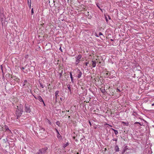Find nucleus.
<instances>
[{"mask_svg": "<svg viewBox=\"0 0 154 154\" xmlns=\"http://www.w3.org/2000/svg\"><path fill=\"white\" fill-rule=\"evenodd\" d=\"M0 21L1 22L2 27L5 25V22L6 21V17L3 12V11L1 10L0 11Z\"/></svg>", "mask_w": 154, "mask_h": 154, "instance_id": "obj_1", "label": "nucleus"}, {"mask_svg": "<svg viewBox=\"0 0 154 154\" xmlns=\"http://www.w3.org/2000/svg\"><path fill=\"white\" fill-rule=\"evenodd\" d=\"M23 112V108H18L16 109V115L17 119H18L19 117L21 116Z\"/></svg>", "mask_w": 154, "mask_h": 154, "instance_id": "obj_2", "label": "nucleus"}, {"mask_svg": "<svg viewBox=\"0 0 154 154\" xmlns=\"http://www.w3.org/2000/svg\"><path fill=\"white\" fill-rule=\"evenodd\" d=\"M47 147L38 150L36 154H45L47 152Z\"/></svg>", "mask_w": 154, "mask_h": 154, "instance_id": "obj_3", "label": "nucleus"}, {"mask_svg": "<svg viewBox=\"0 0 154 154\" xmlns=\"http://www.w3.org/2000/svg\"><path fill=\"white\" fill-rule=\"evenodd\" d=\"M82 56L81 54H79L78 56L75 57V64L77 65L80 61L82 60Z\"/></svg>", "mask_w": 154, "mask_h": 154, "instance_id": "obj_4", "label": "nucleus"}, {"mask_svg": "<svg viewBox=\"0 0 154 154\" xmlns=\"http://www.w3.org/2000/svg\"><path fill=\"white\" fill-rule=\"evenodd\" d=\"M25 111L27 113H30L31 110L30 106L28 104H25L24 105Z\"/></svg>", "mask_w": 154, "mask_h": 154, "instance_id": "obj_5", "label": "nucleus"}, {"mask_svg": "<svg viewBox=\"0 0 154 154\" xmlns=\"http://www.w3.org/2000/svg\"><path fill=\"white\" fill-rule=\"evenodd\" d=\"M76 74L77 75L76 76L78 79H79L81 78L82 75V73L80 71V70L79 69H78L76 72Z\"/></svg>", "mask_w": 154, "mask_h": 154, "instance_id": "obj_6", "label": "nucleus"}, {"mask_svg": "<svg viewBox=\"0 0 154 154\" xmlns=\"http://www.w3.org/2000/svg\"><path fill=\"white\" fill-rule=\"evenodd\" d=\"M59 93V91H57L55 92V97H54V98L55 100L56 101H57V97L59 96V95H58Z\"/></svg>", "mask_w": 154, "mask_h": 154, "instance_id": "obj_7", "label": "nucleus"}, {"mask_svg": "<svg viewBox=\"0 0 154 154\" xmlns=\"http://www.w3.org/2000/svg\"><path fill=\"white\" fill-rule=\"evenodd\" d=\"M55 130H56V131L57 132V137L58 138H59V139H61V138L62 137L61 136V135L60 134V133H59V131H58V130L56 128L55 129Z\"/></svg>", "mask_w": 154, "mask_h": 154, "instance_id": "obj_8", "label": "nucleus"}, {"mask_svg": "<svg viewBox=\"0 0 154 154\" xmlns=\"http://www.w3.org/2000/svg\"><path fill=\"white\" fill-rule=\"evenodd\" d=\"M37 99L41 102H43V100L41 96H38L37 97Z\"/></svg>", "mask_w": 154, "mask_h": 154, "instance_id": "obj_9", "label": "nucleus"}, {"mask_svg": "<svg viewBox=\"0 0 154 154\" xmlns=\"http://www.w3.org/2000/svg\"><path fill=\"white\" fill-rule=\"evenodd\" d=\"M69 74H70V78L71 79V81L72 83H74V81L73 79V77H72V72H69Z\"/></svg>", "mask_w": 154, "mask_h": 154, "instance_id": "obj_10", "label": "nucleus"}, {"mask_svg": "<svg viewBox=\"0 0 154 154\" xmlns=\"http://www.w3.org/2000/svg\"><path fill=\"white\" fill-rule=\"evenodd\" d=\"M92 66L93 67H95L96 66V62L95 61L92 60Z\"/></svg>", "mask_w": 154, "mask_h": 154, "instance_id": "obj_11", "label": "nucleus"}, {"mask_svg": "<svg viewBox=\"0 0 154 154\" xmlns=\"http://www.w3.org/2000/svg\"><path fill=\"white\" fill-rule=\"evenodd\" d=\"M114 149L116 152H119V148L118 145H117L115 146Z\"/></svg>", "mask_w": 154, "mask_h": 154, "instance_id": "obj_12", "label": "nucleus"}, {"mask_svg": "<svg viewBox=\"0 0 154 154\" xmlns=\"http://www.w3.org/2000/svg\"><path fill=\"white\" fill-rule=\"evenodd\" d=\"M111 129L114 132L115 134L116 135L118 134V131L117 130H115L113 128H111Z\"/></svg>", "mask_w": 154, "mask_h": 154, "instance_id": "obj_13", "label": "nucleus"}, {"mask_svg": "<svg viewBox=\"0 0 154 154\" xmlns=\"http://www.w3.org/2000/svg\"><path fill=\"white\" fill-rule=\"evenodd\" d=\"M45 121L47 123H48L50 125H51V122L48 119H46L45 120Z\"/></svg>", "mask_w": 154, "mask_h": 154, "instance_id": "obj_14", "label": "nucleus"}, {"mask_svg": "<svg viewBox=\"0 0 154 154\" xmlns=\"http://www.w3.org/2000/svg\"><path fill=\"white\" fill-rule=\"evenodd\" d=\"M100 90L103 93H104L106 92L104 88H100Z\"/></svg>", "mask_w": 154, "mask_h": 154, "instance_id": "obj_15", "label": "nucleus"}, {"mask_svg": "<svg viewBox=\"0 0 154 154\" xmlns=\"http://www.w3.org/2000/svg\"><path fill=\"white\" fill-rule=\"evenodd\" d=\"M5 131H9V129L8 127V126H7L6 125H5Z\"/></svg>", "mask_w": 154, "mask_h": 154, "instance_id": "obj_16", "label": "nucleus"}, {"mask_svg": "<svg viewBox=\"0 0 154 154\" xmlns=\"http://www.w3.org/2000/svg\"><path fill=\"white\" fill-rule=\"evenodd\" d=\"M106 72H107V73H106V74L105 75V76H109V75H110V72H109L108 71H106Z\"/></svg>", "mask_w": 154, "mask_h": 154, "instance_id": "obj_17", "label": "nucleus"}, {"mask_svg": "<svg viewBox=\"0 0 154 154\" xmlns=\"http://www.w3.org/2000/svg\"><path fill=\"white\" fill-rule=\"evenodd\" d=\"M69 143L68 142H67L66 144H64L63 146V148H65L68 145Z\"/></svg>", "mask_w": 154, "mask_h": 154, "instance_id": "obj_18", "label": "nucleus"}, {"mask_svg": "<svg viewBox=\"0 0 154 154\" xmlns=\"http://www.w3.org/2000/svg\"><path fill=\"white\" fill-rule=\"evenodd\" d=\"M27 81L26 80H25L24 82L23 83V86H25L26 85V84L27 82Z\"/></svg>", "mask_w": 154, "mask_h": 154, "instance_id": "obj_19", "label": "nucleus"}, {"mask_svg": "<svg viewBox=\"0 0 154 154\" xmlns=\"http://www.w3.org/2000/svg\"><path fill=\"white\" fill-rule=\"evenodd\" d=\"M67 87L68 89L69 90V91H71L70 89V85H67Z\"/></svg>", "mask_w": 154, "mask_h": 154, "instance_id": "obj_20", "label": "nucleus"}, {"mask_svg": "<svg viewBox=\"0 0 154 154\" xmlns=\"http://www.w3.org/2000/svg\"><path fill=\"white\" fill-rule=\"evenodd\" d=\"M122 123L123 124H125V125H126L127 126H128V122H122Z\"/></svg>", "mask_w": 154, "mask_h": 154, "instance_id": "obj_21", "label": "nucleus"}, {"mask_svg": "<svg viewBox=\"0 0 154 154\" xmlns=\"http://www.w3.org/2000/svg\"><path fill=\"white\" fill-rule=\"evenodd\" d=\"M139 124L140 125H142V124H141L140 123L138 122H136L134 123V124Z\"/></svg>", "mask_w": 154, "mask_h": 154, "instance_id": "obj_22", "label": "nucleus"}, {"mask_svg": "<svg viewBox=\"0 0 154 154\" xmlns=\"http://www.w3.org/2000/svg\"><path fill=\"white\" fill-rule=\"evenodd\" d=\"M124 149L125 150L127 151V150H128V146H126L125 147Z\"/></svg>", "mask_w": 154, "mask_h": 154, "instance_id": "obj_23", "label": "nucleus"}, {"mask_svg": "<svg viewBox=\"0 0 154 154\" xmlns=\"http://www.w3.org/2000/svg\"><path fill=\"white\" fill-rule=\"evenodd\" d=\"M56 124L58 125L59 126H60V123L59 121H57L56 122Z\"/></svg>", "mask_w": 154, "mask_h": 154, "instance_id": "obj_24", "label": "nucleus"}, {"mask_svg": "<svg viewBox=\"0 0 154 154\" xmlns=\"http://www.w3.org/2000/svg\"><path fill=\"white\" fill-rule=\"evenodd\" d=\"M96 5L97 6L98 8H99L100 9L101 11H102V9H101L100 7L99 6V5L97 4H96Z\"/></svg>", "mask_w": 154, "mask_h": 154, "instance_id": "obj_25", "label": "nucleus"}, {"mask_svg": "<svg viewBox=\"0 0 154 154\" xmlns=\"http://www.w3.org/2000/svg\"><path fill=\"white\" fill-rule=\"evenodd\" d=\"M31 4V0H28V4Z\"/></svg>", "mask_w": 154, "mask_h": 154, "instance_id": "obj_26", "label": "nucleus"}, {"mask_svg": "<svg viewBox=\"0 0 154 154\" xmlns=\"http://www.w3.org/2000/svg\"><path fill=\"white\" fill-rule=\"evenodd\" d=\"M40 86L42 87V88H43L44 87V85L42 84L41 83H40Z\"/></svg>", "mask_w": 154, "mask_h": 154, "instance_id": "obj_27", "label": "nucleus"}, {"mask_svg": "<svg viewBox=\"0 0 154 154\" xmlns=\"http://www.w3.org/2000/svg\"><path fill=\"white\" fill-rule=\"evenodd\" d=\"M7 141V139H3V142L5 143Z\"/></svg>", "mask_w": 154, "mask_h": 154, "instance_id": "obj_28", "label": "nucleus"}, {"mask_svg": "<svg viewBox=\"0 0 154 154\" xmlns=\"http://www.w3.org/2000/svg\"><path fill=\"white\" fill-rule=\"evenodd\" d=\"M63 71H62V72L59 73V75L60 76V77H61L62 76V72Z\"/></svg>", "mask_w": 154, "mask_h": 154, "instance_id": "obj_29", "label": "nucleus"}, {"mask_svg": "<svg viewBox=\"0 0 154 154\" xmlns=\"http://www.w3.org/2000/svg\"><path fill=\"white\" fill-rule=\"evenodd\" d=\"M9 131H6L8 133V134H10L11 133V130L9 129Z\"/></svg>", "mask_w": 154, "mask_h": 154, "instance_id": "obj_30", "label": "nucleus"}, {"mask_svg": "<svg viewBox=\"0 0 154 154\" xmlns=\"http://www.w3.org/2000/svg\"><path fill=\"white\" fill-rule=\"evenodd\" d=\"M31 13L32 15L34 13L33 8H32L31 9Z\"/></svg>", "mask_w": 154, "mask_h": 154, "instance_id": "obj_31", "label": "nucleus"}, {"mask_svg": "<svg viewBox=\"0 0 154 154\" xmlns=\"http://www.w3.org/2000/svg\"><path fill=\"white\" fill-rule=\"evenodd\" d=\"M31 4H30V3L29 4H28L29 6V8H30L31 7Z\"/></svg>", "mask_w": 154, "mask_h": 154, "instance_id": "obj_32", "label": "nucleus"}, {"mask_svg": "<svg viewBox=\"0 0 154 154\" xmlns=\"http://www.w3.org/2000/svg\"><path fill=\"white\" fill-rule=\"evenodd\" d=\"M116 91L117 92H120L121 91H120V90L118 88H117V89Z\"/></svg>", "mask_w": 154, "mask_h": 154, "instance_id": "obj_33", "label": "nucleus"}, {"mask_svg": "<svg viewBox=\"0 0 154 154\" xmlns=\"http://www.w3.org/2000/svg\"><path fill=\"white\" fill-rule=\"evenodd\" d=\"M88 62H86L85 63V64L86 65V66H88Z\"/></svg>", "mask_w": 154, "mask_h": 154, "instance_id": "obj_34", "label": "nucleus"}, {"mask_svg": "<svg viewBox=\"0 0 154 154\" xmlns=\"http://www.w3.org/2000/svg\"><path fill=\"white\" fill-rule=\"evenodd\" d=\"M112 140L113 141H117V139H112Z\"/></svg>", "mask_w": 154, "mask_h": 154, "instance_id": "obj_35", "label": "nucleus"}, {"mask_svg": "<svg viewBox=\"0 0 154 154\" xmlns=\"http://www.w3.org/2000/svg\"><path fill=\"white\" fill-rule=\"evenodd\" d=\"M84 140V137L81 138V140H80L81 141H82L83 140Z\"/></svg>", "mask_w": 154, "mask_h": 154, "instance_id": "obj_36", "label": "nucleus"}, {"mask_svg": "<svg viewBox=\"0 0 154 154\" xmlns=\"http://www.w3.org/2000/svg\"><path fill=\"white\" fill-rule=\"evenodd\" d=\"M102 34L101 32H100L99 33V35L100 36L101 35H102Z\"/></svg>", "mask_w": 154, "mask_h": 154, "instance_id": "obj_37", "label": "nucleus"}, {"mask_svg": "<svg viewBox=\"0 0 154 154\" xmlns=\"http://www.w3.org/2000/svg\"><path fill=\"white\" fill-rule=\"evenodd\" d=\"M126 151V150H125L124 149V150L122 152V153L123 154V153H124Z\"/></svg>", "mask_w": 154, "mask_h": 154, "instance_id": "obj_38", "label": "nucleus"}, {"mask_svg": "<svg viewBox=\"0 0 154 154\" xmlns=\"http://www.w3.org/2000/svg\"><path fill=\"white\" fill-rule=\"evenodd\" d=\"M106 21L107 22H108V19H107V17H106Z\"/></svg>", "mask_w": 154, "mask_h": 154, "instance_id": "obj_39", "label": "nucleus"}, {"mask_svg": "<svg viewBox=\"0 0 154 154\" xmlns=\"http://www.w3.org/2000/svg\"><path fill=\"white\" fill-rule=\"evenodd\" d=\"M89 124H90V125L91 126L92 125H91V122L90 121H89Z\"/></svg>", "mask_w": 154, "mask_h": 154, "instance_id": "obj_40", "label": "nucleus"}, {"mask_svg": "<svg viewBox=\"0 0 154 154\" xmlns=\"http://www.w3.org/2000/svg\"><path fill=\"white\" fill-rule=\"evenodd\" d=\"M106 125H109L110 127H112V125H109V124H107V123H106Z\"/></svg>", "mask_w": 154, "mask_h": 154, "instance_id": "obj_41", "label": "nucleus"}, {"mask_svg": "<svg viewBox=\"0 0 154 154\" xmlns=\"http://www.w3.org/2000/svg\"><path fill=\"white\" fill-rule=\"evenodd\" d=\"M108 17L109 19V20H110V19H111V17H110V16H109V15H108Z\"/></svg>", "mask_w": 154, "mask_h": 154, "instance_id": "obj_42", "label": "nucleus"}, {"mask_svg": "<svg viewBox=\"0 0 154 154\" xmlns=\"http://www.w3.org/2000/svg\"><path fill=\"white\" fill-rule=\"evenodd\" d=\"M59 50H60L61 51H62V49L61 47H60V48H59Z\"/></svg>", "mask_w": 154, "mask_h": 154, "instance_id": "obj_43", "label": "nucleus"}, {"mask_svg": "<svg viewBox=\"0 0 154 154\" xmlns=\"http://www.w3.org/2000/svg\"><path fill=\"white\" fill-rule=\"evenodd\" d=\"M24 69H25V68H24V67H22L21 68V69H23V70Z\"/></svg>", "mask_w": 154, "mask_h": 154, "instance_id": "obj_44", "label": "nucleus"}, {"mask_svg": "<svg viewBox=\"0 0 154 154\" xmlns=\"http://www.w3.org/2000/svg\"><path fill=\"white\" fill-rule=\"evenodd\" d=\"M34 97L36 99H37V97H36L35 96H34Z\"/></svg>", "mask_w": 154, "mask_h": 154, "instance_id": "obj_45", "label": "nucleus"}, {"mask_svg": "<svg viewBox=\"0 0 154 154\" xmlns=\"http://www.w3.org/2000/svg\"><path fill=\"white\" fill-rule=\"evenodd\" d=\"M42 102L43 103L44 106H45V103L44 102V101H43V102Z\"/></svg>", "mask_w": 154, "mask_h": 154, "instance_id": "obj_46", "label": "nucleus"}, {"mask_svg": "<svg viewBox=\"0 0 154 154\" xmlns=\"http://www.w3.org/2000/svg\"><path fill=\"white\" fill-rule=\"evenodd\" d=\"M2 131H4V128H3L2 127Z\"/></svg>", "mask_w": 154, "mask_h": 154, "instance_id": "obj_47", "label": "nucleus"}, {"mask_svg": "<svg viewBox=\"0 0 154 154\" xmlns=\"http://www.w3.org/2000/svg\"><path fill=\"white\" fill-rule=\"evenodd\" d=\"M152 106H154V103L152 104Z\"/></svg>", "mask_w": 154, "mask_h": 154, "instance_id": "obj_48", "label": "nucleus"}, {"mask_svg": "<svg viewBox=\"0 0 154 154\" xmlns=\"http://www.w3.org/2000/svg\"><path fill=\"white\" fill-rule=\"evenodd\" d=\"M110 40L111 41H113V40L112 39H111Z\"/></svg>", "mask_w": 154, "mask_h": 154, "instance_id": "obj_49", "label": "nucleus"}, {"mask_svg": "<svg viewBox=\"0 0 154 154\" xmlns=\"http://www.w3.org/2000/svg\"><path fill=\"white\" fill-rule=\"evenodd\" d=\"M70 117V116H68V118H69Z\"/></svg>", "mask_w": 154, "mask_h": 154, "instance_id": "obj_50", "label": "nucleus"}, {"mask_svg": "<svg viewBox=\"0 0 154 154\" xmlns=\"http://www.w3.org/2000/svg\"><path fill=\"white\" fill-rule=\"evenodd\" d=\"M77 154H79V152H77Z\"/></svg>", "mask_w": 154, "mask_h": 154, "instance_id": "obj_51", "label": "nucleus"}, {"mask_svg": "<svg viewBox=\"0 0 154 154\" xmlns=\"http://www.w3.org/2000/svg\"><path fill=\"white\" fill-rule=\"evenodd\" d=\"M60 100H62V98H60Z\"/></svg>", "mask_w": 154, "mask_h": 154, "instance_id": "obj_52", "label": "nucleus"}]
</instances>
